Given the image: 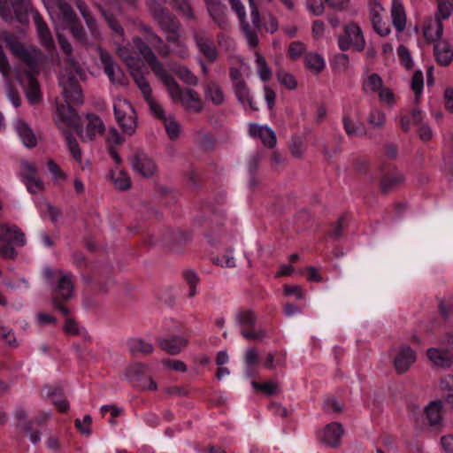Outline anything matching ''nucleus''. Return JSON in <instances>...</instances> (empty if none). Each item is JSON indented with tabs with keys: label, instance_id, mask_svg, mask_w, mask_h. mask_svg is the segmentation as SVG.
<instances>
[{
	"label": "nucleus",
	"instance_id": "f257e3e1",
	"mask_svg": "<svg viewBox=\"0 0 453 453\" xmlns=\"http://www.w3.org/2000/svg\"><path fill=\"white\" fill-rule=\"evenodd\" d=\"M134 43L142 54V59L165 86L171 98L173 101L180 102L188 111L200 112L203 109V103L199 93L191 88L182 89L173 77L166 71L156 53L146 43L139 38L134 39Z\"/></svg>",
	"mask_w": 453,
	"mask_h": 453
},
{
	"label": "nucleus",
	"instance_id": "f03ea898",
	"mask_svg": "<svg viewBox=\"0 0 453 453\" xmlns=\"http://www.w3.org/2000/svg\"><path fill=\"white\" fill-rule=\"evenodd\" d=\"M0 38L6 43L12 53L25 62L31 69L24 77L19 76V81L25 88L26 95L31 104L38 102L41 98L39 83L32 73L42 58V52L37 49H27L8 32H2Z\"/></svg>",
	"mask_w": 453,
	"mask_h": 453
},
{
	"label": "nucleus",
	"instance_id": "7ed1b4c3",
	"mask_svg": "<svg viewBox=\"0 0 453 453\" xmlns=\"http://www.w3.org/2000/svg\"><path fill=\"white\" fill-rule=\"evenodd\" d=\"M42 1L56 27L62 22L61 25L69 27L74 38L81 42L86 40V32L71 5L66 3L67 0Z\"/></svg>",
	"mask_w": 453,
	"mask_h": 453
},
{
	"label": "nucleus",
	"instance_id": "20e7f679",
	"mask_svg": "<svg viewBox=\"0 0 453 453\" xmlns=\"http://www.w3.org/2000/svg\"><path fill=\"white\" fill-rule=\"evenodd\" d=\"M165 0H147V5L152 14L153 19L168 37L174 36L180 33L181 25L180 21L162 6Z\"/></svg>",
	"mask_w": 453,
	"mask_h": 453
},
{
	"label": "nucleus",
	"instance_id": "39448f33",
	"mask_svg": "<svg viewBox=\"0 0 453 453\" xmlns=\"http://www.w3.org/2000/svg\"><path fill=\"white\" fill-rule=\"evenodd\" d=\"M117 52L119 57L128 66L131 74L136 85L142 91L144 98L147 99L151 96V88L148 81L139 71L140 58L136 56L135 52H134L133 50L127 46L118 47Z\"/></svg>",
	"mask_w": 453,
	"mask_h": 453
},
{
	"label": "nucleus",
	"instance_id": "423d86ee",
	"mask_svg": "<svg viewBox=\"0 0 453 453\" xmlns=\"http://www.w3.org/2000/svg\"><path fill=\"white\" fill-rule=\"evenodd\" d=\"M113 110L115 119L122 131L128 135L134 134L137 127V116L129 101L122 97L116 98Z\"/></svg>",
	"mask_w": 453,
	"mask_h": 453
},
{
	"label": "nucleus",
	"instance_id": "0eeeda50",
	"mask_svg": "<svg viewBox=\"0 0 453 453\" xmlns=\"http://www.w3.org/2000/svg\"><path fill=\"white\" fill-rule=\"evenodd\" d=\"M59 279L57 288L53 296V306L58 309L64 316L69 315V309L63 304L73 297V282L72 273H64L62 270L58 271Z\"/></svg>",
	"mask_w": 453,
	"mask_h": 453
},
{
	"label": "nucleus",
	"instance_id": "6e6552de",
	"mask_svg": "<svg viewBox=\"0 0 453 453\" xmlns=\"http://www.w3.org/2000/svg\"><path fill=\"white\" fill-rule=\"evenodd\" d=\"M137 29L138 31L144 36V38H142L140 36H134L132 39V42L134 44V47L137 50L138 54L142 58V54L140 53L136 44L134 43V39L139 38L141 39L144 43L148 45V47L153 51L152 47L156 49L157 53L162 58H167L169 57L171 53L170 47L165 43L162 37H160L154 30L153 28L145 23L139 22L137 24Z\"/></svg>",
	"mask_w": 453,
	"mask_h": 453
},
{
	"label": "nucleus",
	"instance_id": "1a4fd4ad",
	"mask_svg": "<svg viewBox=\"0 0 453 453\" xmlns=\"http://www.w3.org/2000/svg\"><path fill=\"white\" fill-rule=\"evenodd\" d=\"M339 48L345 51L353 48L357 51H363L365 48V40L360 27L350 22L344 26L343 34L338 37Z\"/></svg>",
	"mask_w": 453,
	"mask_h": 453
},
{
	"label": "nucleus",
	"instance_id": "9d476101",
	"mask_svg": "<svg viewBox=\"0 0 453 453\" xmlns=\"http://www.w3.org/2000/svg\"><path fill=\"white\" fill-rule=\"evenodd\" d=\"M235 319L242 327L241 334L247 340L263 339L266 336V333L263 329L254 330L257 322L256 314L249 309H240Z\"/></svg>",
	"mask_w": 453,
	"mask_h": 453
},
{
	"label": "nucleus",
	"instance_id": "9b49d317",
	"mask_svg": "<svg viewBox=\"0 0 453 453\" xmlns=\"http://www.w3.org/2000/svg\"><path fill=\"white\" fill-rule=\"evenodd\" d=\"M231 9L236 13L240 21L241 29L246 38V41L250 48L255 49L258 43L259 39L257 33L252 29L250 24L247 20L246 9L241 0H228Z\"/></svg>",
	"mask_w": 453,
	"mask_h": 453
},
{
	"label": "nucleus",
	"instance_id": "f8f14e48",
	"mask_svg": "<svg viewBox=\"0 0 453 453\" xmlns=\"http://www.w3.org/2000/svg\"><path fill=\"white\" fill-rule=\"evenodd\" d=\"M32 13L41 45L50 54L52 58H58L55 42L48 25L37 11L32 10Z\"/></svg>",
	"mask_w": 453,
	"mask_h": 453
},
{
	"label": "nucleus",
	"instance_id": "ddd939ff",
	"mask_svg": "<svg viewBox=\"0 0 453 453\" xmlns=\"http://www.w3.org/2000/svg\"><path fill=\"white\" fill-rule=\"evenodd\" d=\"M59 85L63 88V96L66 104H82L83 95L78 81L73 74H64L59 77Z\"/></svg>",
	"mask_w": 453,
	"mask_h": 453
},
{
	"label": "nucleus",
	"instance_id": "4468645a",
	"mask_svg": "<svg viewBox=\"0 0 453 453\" xmlns=\"http://www.w3.org/2000/svg\"><path fill=\"white\" fill-rule=\"evenodd\" d=\"M21 166V180L27 187L28 192L36 194L43 190L44 184L37 176V170L34 164L28 161H23Z\"/></svg>",
	"mask_w": 453,
	"mask_h": 453
},
{
	"label": "nucleus",
	"instance_id": "2eb2a0df",
	"mask_svg": "<svg viewBox=\"0 0 453 453\" xmlns=\"http://www.w3.org/2000/svg\"><path fill=\"white\" fill-rule=\"evenodd\" d=\"M129 161L134 171L143 177L152 176L157 170L154 161L142 150H136Z\"/></svg>",
	"mask_w": 453,
	"mask_h": 453
},
{
	"label": "nucleus",
	"instance_id": "dca6fc26",
	"mask_svg": "<svg viewBox=\"0 0 453 453\" xmlns=\"http://www.w3.org/2000/svg\"><path fill=\"white\" fill-rule=\"evenodd\" d=\"M0 241L5 242L4 246L23 247L26 244L25 234L16 226L9 223L0 225Z\"/></svg>",
	"mask_w": 453,
	"mask_h": 453
},
{
	"label": "nucleus",
	"instance_id": "f3484780",
	"mask_svg": "<svg viewBox=\"0 0 453 453\" xmlns=\"http://www.w3.org/2000/svg\"><path fill=\"white\" fill-rule=\"evenodd\" d=\"M194 41L198 50L210 61L215 62L219 53L211 35L203 31L194 33Z\"/></svg>",
	"mask_w": 453,
	"mask_h": 453
},
{
	"label": "nucleus",
	"instance_id": "a211bd4d",
	"mask_svg": "<svg viewBox=\"0 0 453 453\" xmlns=\"http://www.w3.org/2000/svg\"><path fill=\"white\" fill-rule=\"evenodd\" d=\"M416 352L408 345H401L394 358V366L397 373L406 372L416 361Z\"/></svg>",
	"mask_w": 453,
	"mask_h": 453
},
{
	"label": "nucleus",
	"instance_id": "6ab92c4d",
	"mask_svg": "<svg viewBox=\"0 0 453 453\" xmlns=\"http://www.w3.org/2000/svg\"><path fill=\"white\" fill-rule=\"evenodd\" d=\"M101 62L104 65V70L110 81L115 84H125V74L123 71L115 64L112 57L105 50H99Z\"/></svg>",
	"mask_w": 453,
	"mask_h": 453
},
{
	"label": "nucleus",
	"instance_id": "aec40b11",
	"mask_svg": "<svg viewBox=\"0 0 453 453\" xmlns=\"http://www.w3.org/2000/svg\"><path fill=\"white\" fill-rule=\"evenodd\" d=\"M426 357L434 366L446 369L453 365V350L444 348H429Z\"/></svg>",
	"mask_w": 453,
	"mask_h": 453
},
{
	"label": "nucleus",
	"instance_id": "412c9836",
	"mask_svg": "<svg viewBox=\"0 0 453 453\" xmlns=\"http://www.w3.org/2000/svg\"><path fill=\"white\" fill-rule=\"evenodd\" d=\"M210 17L222 29L227 28L226 7L220 0H205Z\"/></svg>",
	"mask_w": 453,
	"mask_h": 453
},
{
	"label": "nucleus",
	"instance_id": "4be33fe9",
	"mask_svg": "<svg viewBox=\"0 0 453 453\" xmlns=\"http://www.w3.org/2000/svg\"><path fill=\"white\" fill-rule=\"evenodd\" d=\"M249 134L252 137H259L263 144L268 149H273L276 145V134L267 126L251 123L249 125Z\"/></svg>",
	"mask_w": 453,
	"mask_h": 453
},
{
	"label": "nucleus",
	"instance_id": "5701e85b",
	"mask_svg": "<svg viewBox=\"0 0 453 453\" xmlns=\"http://www.w3.org/2000/svg\"><path fill=\"white\" fill-rule=\"evenodd\" d=\"M58 33V39L61 50L66 55V62L68 65V69L71 73H76L81 79H85V72L81 65L78 61L73 57V48L71 43L65 38V36L61 34Z\"/></svg>",
	"mask_w": 453,
	"mask_h": 453
},
{
	"label": "nucleus",
	"instance_id": "b1692460",
	"mask_svg": "<svg viewBox=\"0 0 453 453\" xmlns=\"http://www.w3.org/2000/svg\"><path fill=\"white\" fill-rule=\"evenodd\" d=\"M443 28L442 22L434 18H427L423 26V34L426 41L434 44L441 41Z\"/></svg>",
	"mask_w": 453,
	"mask_h": 453
},
{
	"label": "nucleus",
	"instance_id": "393cba45",
	"mask_svg": "<svg viewBox=\"0 0 453 453\" xmlns=\"http://www.w3.org/2000/svg\"><path fill=\"white\" fill-rule=\"evenodd\" d=\"M88 123L84 133H81V138L83 141H92L96 135L102 134L104 130L103 120L95 114H88Z\"/></svg>",
	"mask_w": 453,
	"mask_h": 453
},
{
	"label": "nucleus",
	"instance_id": "a878e982",
	"mask_svg": "<svg viewBox=\"0 0 453 453\" xmlns=\"http://www.w3.org/2000/svg\"><path fill=\"white\" fill-rule=\"evenodd\" d=\"M404 182V177L399 171L394 170L383 175L380 181V188L383 194L395 190Z\"/></svg>",
	"mask_w": 453,
	"mask_h": 453
},
{
	"label": "nucleus",
	"instance_id": "bb28decb",
	"mask_svg": "<svg viewBox=\"0 0 453 453\" xmlns=\"http://www.w3.org/2000/svg\"><path fill=\"white\" fill-rule=\"evenodd\" d=\"M343 434V428L339 423H331L327 425L323 432L321 440L330 447H338L340 440Z\"/></svg>",
	"mask_w": 453,
	"mask_h": 453
},
{
	"label": "nucleus",
	"instance_id": "cd10ccee",
	"mask_svg": "<svg viewBox=\"0 0 453 453\" xmlns=\"http://www.w3.org/2000/svg\"><path fill=\"white\" fill-rule=\"evenodd\" d=\"M158 345L167 353L177 355L188 345V340L183 336H171L169 338L159 339Z\"/></svg>",
	"mask_w": 453,
	"mask_h": 453
},
{
	"label": "nucleus",
	"instance_id": "c85d7f7f",
	"mask_svg": "<svg viewBox=\"0 0 453 453\" xmlns=\"http://www.w3.org/2000/svg\"><path fill=\"white\" fill-rule=\"evenodd\" d=\"M434 54L438 64L449 65L453 60V51L447 41L441 40L434 44Z\"/></svg>",
	"mask_w": 453,
	"mask_h": 453
},
{
	"label": "nucleus",
	"instance_id": "c756f323",
	"mask_svg": "<svg viewBox=\"0 0 453 453\" xmlns=\"http://www.w3.org/2000/svg\"><path fill=\"white\" fill-rule=\"evenodd\" d=\"M75 5H76L77 9L79 10L81 15L84 19L85 23H86L88 28L89 29V31L91 32V34L94 36H98L100 35V32L98 29L97 21L95 19V17L93 16V14L91 13L87 4L83 0H76Z\"/></svg>",
	"mask_w": 453,
	"mask_h": 453
},
{
	"label": "nucleus",
	"instance_id": "7c9ffc66",
	"mask_svg": "<svg viewBox=\"0 0 453 453\" xmlns=\"http://www.w3.org/2000/svg\"><path fill=\"white\" fill-rule=\"evenodd\" d=\"M392 23L398 32H403L406 26V14L401 0H393L391 7Z\"/></svg>",
	"mask_w": 453,
	"mask_h": 453
},
{
	"label": "nucleus",
	"instance_id": "2f4dec72",
	"mask_svg": "<svg viewBox=\"0 0 453 453\" xmlns=\"http://www.w3.org/2000/svg\"><path fill=\"white\" fill-rule=\"evenodd\" d=\"M234 92L238 102L244 107L248 105L251 111L258 110L246 82L234 86Z\"/></svg>",
	"mask_w": 453,
	"mask_h": 453
},
{
	"label": "nucleus",
	"instance_id": "473e14b6",
	"mask_svg": "<svg viewBox=\"0 0 453 453\" xmlns=\"http://www.w3.org/2000/svg\"><path fill=\"white\" fill-rule=\"evenodd\" d=\"M205 98L214 105H221L225 101V94L222 88L215 81H210L204 86Z\"/></svg>",
	"mask_w": 453,
	"mask_h": 453
},
{
	"label": "nucleus",
	"instance_id": "72a5a7b5",
	"mask_svg": "<svg viewBox=\"0 0 453 453\" xmlns=\"http://www.w3.org/2000/svg\"><path fill=\"white\" fill-rule=\"evenodd\" d=\"M49 418H50L49 414L42 413V414H39L37 417H35L34 420H30L24 425L23 431L26 434L29 435V439L32 443L36 444L41 440L39 431L33 430V427H32L33 424L35 423L37 426H42L47 422Z\"/></svg>",
	"mask_w": 453,
	"mask_h": 453
},
{
	"label": "nucleus",
	"instance_id": "f704fd0d",
	"mask_svg": "<svg viewBox=\"0 0 453 453\" xmlns=\"http://www.w3.org/2000/svg\"><path fill=\"white\" fill-rule=\"evenodd\" d=\"M16 130L25 146L33 148L36 145V137L27 123L22 120H18L16 122Z\"/></svg>",
	"mask_w": 453,
	"mask_h": 453
},
{
	"label": "nucleus",
	"instance_id": "c9c22d12",
	"mask_svg": "<svg viewBox=\"0 0 453 453\" xmlns=\"http://www.w3.org/2000/svg\"><path fill=\"white\" fill-rule=\"evenodd\" d=\"M127 344L133 356H136L138 354L150 355L154 350V347L151 343L147 342L141 338L130 339Z\"/></svg>",
	"mask_w": 453,
	"mask_h": 453
},
{
	"label": "nucleus",
	"instance_id": "e433bc0d",
	"mask_svg": "<svg viewBox=\"0 0 453 453\" xmlns=\"http://www.w3.org/2000/svg\"><path fill=\"white\" fill-rule=\"evenodd\" d=\"M383 87V81L378 73H372L362 81V90L365 94L378 93Z\"/></svg>",
	"mask_w": 453,
	"mask_h": 453
},
{
	"label": "nucleus",
	"instance_id": "4c0bfd02",
	"mask_svg": "<svg viewBox=\"0 0 453 453\" xmlns=\"http://www.w3.org/2000/svg\"><path fill=\"white\" fill-rule=\"evenodd\" d=\"M425 412L430 426L440 425L441 420V403L440 401L430 403L425 409Z\"/></svg>",
	"mask_w": 453,
	"mask_h": 453
},
{
	"label": "nucleus",
	"instance_id": "58836bf2",
	"mask_svg": "<svg viewBox=\"0 0 453 453\" xmlns=\"http://www.w3.org/2000/svg\"><path fill=\"white\" fill-rule=\"evenodd\" d=\"M98 10L103 15L104 20L106 21L108 27L111 29L114 36H119L123 39L125 35V31L119 22L115 19L113 14L107 12L103 6L98 5Z\"/></svg>",
	"mask_w": 453,
	"mask_h": 453
},
{
	"label": "nucleus",
	"instance_id": "ea45409f",
	"mask_svg": "<svg viewBox=\"0 0 453 453\" xmlns=\"http://www.w3.org/2000/svg\"><path fill=\"white\" fill-rule=\"evenodd\" d=\"M64 138L65 144L69 150L70 154L73 158L81 165L82 163V152L79 146V143L75 137L70 132H64Z\"/></svg>",
	"mask_w": 453,
	"mask_h": 453
},
{
	"label": "nucleus",
	"instance_id": "a19ab883",
	"mask_svg": "<svg viewBox=\"0 0 453 453\" xmlns=\"http://www.w3.org/2000/svg\"><path fill=\"white\" fill-rule=\"evenodd\" d=\"M46 395L60 412H66L69 410V403L59 388L52 389L49 388Z\"/></svg>",
	"mask_w": 453,
	"mask_h": 453
},
{
	"label": "nucleus",
	"instance_id": "79ce46f5",
	"mask_svg": "<svg viewBox=\"0 0 453 453\" xmlns=\"http://www.w3.org/2000/svg\"><path fill=\"white\" fill-rule=\"evenodd\" d=\"M305 66L312 73L318 74L325 68V61L323 58L313 52L305 55L304 58Z\"/></svg>",
	"mask_w": 453,
	"mask_h": 453
},
{
	"label": "nucleus",
	"instance_id": "37998d69",
	"mask_svg": "<svg viewBox=\"0 0 453 453\" xmlns=\"http://www.w3.org/2000/svg\"><path fill=\"white\" fill-rule=\"evenodd\" d=\"M371 21L374 31L380 36H387L390 33L389 26L383 21L381 15L373 9L371 12Z\"/></svg>",
	"mask_w": 453,
	"mask_h": 453
},
{
	"label": "nucleus",
	"instance_id": "c03bdc74",
	"mask_svg": "<svg viewBox=\"0 0 453 453\" xmlns=\"http://www.w3.org/2000/svg\"><path fill=\"white\" fill-rule=\"evenodd\" d=\"M437 8L434 13V19L442 22L449 19L453 12V4L449 0H436Z\"/></svg>",
	"mask_w": 453,
	"mask_h": 453
},
{
	"label": "nucleus",
	"instance_id": "a18cd8bd",
	"mask_svg": "<svg viewBox=\"0 0 453 453\" xmlns=\"http://www.w3.org/2000/svg\"><path fill=\"white\" fill-rule=\"evenodd\" d=\"M255 63L257 65V71L259 78L263 81H267L272 77V71L267 65V62L264 56H262L258 51L255 52Z\"/></svg>",
	"mask_w": 453,
	"mask_h": 453
},
{
	"label": "nucleus",
	"instance_id": "49530a36",
	"mask_svg": "<svg viewBox=\"0 0 453 453\" xmlns=\"http://www.w3.org/2000/svg\"><path fill=\"white\" fill-rule=\"evenodd\" d=\"M367 122L372 128L382 129L386 123V115L378 108L372 109L368 114Z\"/></svg>",
	"mask_w": 453,
	"mask_h": 453
},
{
	"label": "nucleus",
	"instance_id": "de8ad7c7",
	"mask_svg": "<svg viewBox=\"0 0 453 453\" xmlns=\"http://www.w3.org/2000/svg\"><path fill=\"white\" fill-rule=\"evenodd\" d=\"M422 120V113L419 110L414 109L411 115H404L400 119V125L404 132H409L412 125H418Z\"/></svg>",
	"mask_w": 453,
	"mask_h": 453
},
{
	"label": "nucleus",
	"instance_id": "09e8293b",
	"mask_svg": "<svg viewBox=\"0 0 453 453\" xmlns=\"http://www.w3.org/2000/svg\"><path fill=\"white\" fill-rule=\"evenodd\" d=\"M166 41L173 44V51L178 57H180V58H188L189 51L188 46L180 38V33L174 36L168 37V40Z\"/></svg>",
	"mask_w": 453,
	"mask_h": 453
},
{
	"label": "nucleus",
	"instance_id": "8fccbe9b",
	"mask_svg": "<svg viewBox=\"0 0 453 453\" xmlns=\"http://www.w3.org/2000/svg\"><path fill=\"white\" fill-rule=\"evenodd\" d=\"M147 368L141 363L131 365L127 370V377L134 383V386L144 377L146 374Z\"/></svg>",
	"mask_w": 453,
	"mask_h": 453
},
{
	"label": "nucleus",
	"instance_id": "3c124183",
	"mask_svg": "<svg viewBox=\"0 0 453 453\" xmlns=\"http://www.w3.org/2000/svg\"><path fill=\"white\" fill-rule=\"evenodd\" d=\"M176 75L186 84L196 86L198 78L186 66L180 65L175 69Z\"/></svg>",
	"mask_w": 453,
	"mask_h": 453
},
{
	"label": "nucleus",
	"instance_id": "603ef678",
	"mask_svg": "<svg viewBox=\"0 0 453 453\" xmlns=\"http://www.w3.org/2000/svg\"><path fill=\"white\" fill-rule=\"evenodd\" d=\"M276 77L279 82L288 89H295L297 87V81L291 73L284 70H279L276 73Z\"/></svg>",
	"mask_w": 453,
	"mask_h": 453
},
{
	"label": "nucleus",
	"instance_id": "864d4df0",
	"mask_svg": "<svg viewBox=\"0 0 453 453\" xmlns=\"http://www.w3.org/2000/svg\"><path fill=\"white\" fill-rule=\"evenodd\" d=\"M111 180L116 188L127 190L131 187V180L125 172L111 174Z\"/></svg>",
	"mask_w": 453,
	"mask_h": 453
},
{
	"label": "nucleus",
	"instance_id": "5fc2aeb1",
	"mask_svg": "<svg viewBox=\"0 0 453 453\" xmlns=\"http://www.w3.org/2000/svg\"><path fill=\"white\" fill-rule=\"evenodd\" d=\"M342 125L346 134L349 137L358 136L360 134V127L350 118L349 115H343Z\"/></svg>",
	"mask_w": 453,
	"mask_h": 453
},
{
	"label": "nucleus",
	"instance_id": "6e6d98bb",
	"mask_svg": "<svg viewBox=\"0 0 453 453\" xmlns=\"http://www.w3.org/2000/svg\"><path fill=\"white\" fill-rule=\"evenodd\" d=\"M184 279L189 287L188 296L189 298L194 297L196 295V286L199 282V278L196 272L192 270H187L183 273Z\"/></svg>",
	"mask_w": 453,
	"mask_h": 453
},
{
	"label": "nucleus",
	"instance_id": "4d7b16f0",
	"mask_svg": "<svg viewBox=\"0 0 453 453\" xmlns=\"http://www.w3.org/2000/svg\"><path fill=\"white\" fill-rule=\"evenodd\" d=\"M289 150H290L291 154L295 157H296V158L303 157L304 151H305V146H304L303 141L298 136L292 137L290 144H289Z\"/></svg>",
	"mask_w": 453,
	"mask_h": 453
},
{
	"label": "nucleus",
	"instance_id": "13d9d810",
	"mask_svg": "<svg viewBox=\"0 0 453 453\" xmlns=\"http://www.w3.org/2000/svg\"><path fill=\"white\" fill-rule=\"evenodd\" d=\"M244 360L246 365L249 368L248 373L250 376H251V368L257 365L259 362V354L257 349L248 348L245 351Z\"/></svg>",
	"mask_w": 453,
	"mask_h": 453
},
{
	"label": "nucleus",
	"instance_id": "bf43d9fd",
	"mask_svg": "<svg viewBox=\"0 0 453 453\" xmlns=\"http://www.w3.org/2000/svg\"><path fill=\"white\" fill-rule=\"evenodd\" d=\"M164 123L169 138L176 140L180 134V125L178 122L173 118L169 117L165 119Z\"/></svg>",
	"mask_w": 453,
	"mask_h": 453
},
{
	"label": "nucleus",
	"instance_id": "052dcab7",
	"mask_svg": "<svg viewBox=\"0 0 453 453\" xmlns=\"http://www.w3.org/2000/svg\"><path fill=\"white\" fill-rule=\"evenodd\" d=\"M0 16L5 21H11L15 17L12 2L7 0H0Z\"/></svg>",
	"mask_w": 453,
	"mask_h": 453
},
{
	"label": "nucleus",
	"instance_id": "680f3d73",
	"mask_svg": "<svg viewBox=\"0 0 453 453\" xmlns=\"http://www.w3.org/2000/svg\"><path fill=\"white\" fill-rule=\"evenodd\" d=\"M249 3L250 8L251 22L254 27V28L252 29L255 30V32L257 33V30L262 27L260 12L254 0H249Z\"/></svg>",
	"mask_w": 453,
	"mask_h": 453
},
{
	"label": "nucleus",
	"instance_id": "e2e57ef3",
	"mask_svg": "<svg viewBox=\"0 0 453 453\" xmlns=\"http://www.w3.org/2000/svg\"><path fill=\"white\" fill-rule=\"evenodd\" d=\"M424 85L423 74L420 71H417L413 73L411 78V88L415 93L416 100L418 99L422 93Z\"/></svg>",
	"mask_w": 453,
	"mask_h": 453
},
{
	"label": "nucleus",
	"instance_id": "0e129e2a",
	"mask_svg": "<svg viewBox=\"0 0 453 453\" xmlns=\"http://www.w3.org/2000/svg\"><path fill=\"white\" fill-rule=\"evenodd\" d=\"M306 50L305 45L300 41H294L288 46V56L293 59L300 58Z\"/></svg>",
	"mask_w": 453,
	"mask_h": 453
},
{
	"label": "nucleus",
	"instance_id": "69168bd1",
	"mask_svg": "<svg viewBox=\"0 0 453 453\" xmlns=\"http://www.w3.org/2000/svg\"><path fill=\"white\" fill-rule=\"evenodd\" d=\"M92 418L90 415H85L83 419L76 418L75 426L76 428L84 434L89 435L91 433Z\"/></svg>",
	"mask_w": 453,
	"mask_h": 453
},
{
	"label": "nucleus",
	"instance_id": "338daca9",
	"mask_svg": "<svg viewBox=\"0 0 453 453\" xmlns=\"http://www.w3.org/2000/svg\"><path fill=\"white\" fill-rule=\"evenodd\" d=\"M145 100L149 104L150 111L154 114L155 117H157V119H160L162 120H165V119H167L165 117V112L163 107L157 101H155V99L152 97V96Z\"/></svg>",
	"mask_w": 453,
	"mask_h": 453
},
{
	"label": "nucleus",
	"instance_id": "774afa93",
	"mask_svg": "<svg viewBox=\"0 0 453 453\" xmlns=\"http://www.w3.org/2000/svg\"><path fill=\"white\" fill-rule=\"evenodd\" d=\"M379 99L382 104L393 105L395 104V95L388 88L382 87L378 92Z\"/></svg>",
	"mask_w": 453,
	"mask_h": 453
}]
</instances>
